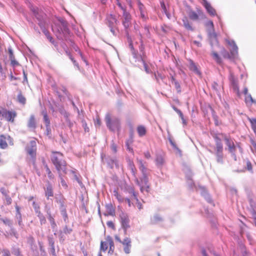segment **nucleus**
<instances>
[{
	"label": "nucleus",
	"instance_id": "1",
	"mask_svg": "<svg viewBox=\"0 0 256 256\" xmlns=\"http://www.w3.org/2000/svg\"><path fill=\"white\" fill-rule=\"evenodd\" d=\"M52 164L55 166L58 172H63L66 174V162L64 159L63 154L58 152H52L50 156Z\"/></svg>",
	"mask_w": 256,
	"mask_h": 256
},
{
	"label": "nucleus",
	"instance_id": "2",
	"mask_svg": "<svg viewBox=\"0 0 256 256\" xmlns=\"http://www.w3.org/2000/svg\"><path fill=\"white\" fill-rule=\"evenodd\" d=\"M61 26L58 28L56 36L60 40H62L64 38L68 40L70 36V30L68 28V24L65 20L60 18L59 20Z\"/></svg>",
	"mask_w": 256,
	"mask_h": 256
},
{
	"label": "nucleus",
	"instance_id": "3",
	"mask_svg": "<svg viewBox=\"0 0 256 256\" xmlns=\"http://www.w3.org/2000/svg\"><path fill=\"white\" fill-rule=\"evenodd\" d=\"M105 121L107 127L110 130L114 132L116 130L120 129V120L118 118L114 117L112 118L110 114H106L105 116Z\"/></svg>",
	"mask_w": 256,
	"mask_h": 256
},
{
	"label": "nucleus",
	"instance_id": "4",
	"mask_svg": "<svg viewBox=\"0 0 256 256\" xmlns=\"http://www.w3.org/2000/svg\"><path fill=\"white\" fill-rule=\"evenodd\" d=\"M32 10L38 22V24L39 26L41 28H42L44 26H45L46 23V14L42 10L38 8H32Z\"/></svg>",
	"mask_w": 256,
	"mask_h": 256
},
{
	"label": "nucleus",
	"instance_id": "5",
	"mask_svg": "<svg viewBox=\"0 0 256 256\" xmlns=\"http://www.w3.org/2000/svg\"><path fill=\"white\" fill-rule=\"evenodd\" d=\"M226 42L230 46V54H229L228 52L226 51L224 56L229 58H235L238 53V48L237 46L233 40H226Z\"/></svg>",
	"mask_w": 256,
	"mask_h": 256
},
{
	"label": "nucleus",
	"instance_id": "6",
	"mask_svg": "<svg viewBox=\"0 0 256 256\" xmlns=\"http://www.w3.org/2000/svg\"><path fill=\"white\" fill-rule=\"evenodd\" d=\"M140 182L138 179H136V182L138 186H140V190L143 192L145 190L146 192H148L150 186L148 184V178L147 174L142 175V176L140 178Z\"/></svg>",
	"mask_w": 256,
	"mask_h": 256
},
{
	"label": "nucleus",
	"instance_id": "7",
	"mask_svg": "<svg viewBox=\"0 0 256 256\" xmlns=\"http://www.w3.org/2000/svg\"><path fill=\"white\" fill-rule=\"evenodd\" d=\"M16 114L15 112L7 110L6 109L2 108L0 110V116L4 118L8 122H13L14 118L16 116Z\"/></svg>",
	"mask_w": 256,
	"mask_h": 256
},
{
	"label": "nucleus",
	"instance_id": "8",
	"mask_svg": "<svg viewBox=\"0 0 256 256\" xmlns=\"http://www.w3.org/2000/svg\"><path fill=\"white\" fill-rule=\"evenodd\" d=\"M131 20L130 14L127 11H124L122 14V24L126 31L131 24Z\"/></svg>",
	"mask_w": 256,
	"mask_h": 256
},
{
	"label": "nucleus",
	"instance_id": "9",
	"mask_svg": "<svg viewBox=\"0 0 256 256\" xmlns=\"http://www.w3.org/2000/svg\"><path fill=\"white\" fill-rule=\"evenodd\" d=\"M28 154L32 157L36 155V143L35 140H31L26 148Z\"/></svg>",
	"mask_w": 256,
	"mask_h": 256
},
{
	"label": "nucleus",
	"instance_id": "10",
	"mask_svg": "<svg viewBox=\"0 0 256 256\" xmlns=\"http://www.w3.org/2000/svg\"><path fill=\"white\" fill-rule=\"evenodd\" d=\"M120 222L122 227L124 228H130V220L128 214L124 212H121L120 214Z\"/></svg>",
	"mask_w": 256,
	"mask_h": 256
},
{
	"label": "nucleus",
	"instance_id": "11",
	"mask_svg": "<svg viewBox=\"0 0 256 256\" xmlns=\"http://www.w3.org/2000/svg\"><path fill=\"white\" fill-rule=\"evenodd\" d=\"M48 252L52 255V256H56V249L54 246V240L53 236H49L48 237Z\"/></svg>",
	"mask_w": 256,
	"mask_h": 256
},
{
	"label": "nucleus",
	"instance_id": "12",
	"mask_svg": "<svg viewBox=\"0 0 256 256\" xmlns=\"http://www.w3.org/2000/svg\"><path fill=\"white\" fill-rule=\"evenodd\" d=\"M138 5L140 12V18L143 21H146L148 18V16L144 5L140 0L138 1Z\"/></svg>",
	"mask_w": 256,
	"mask_h": 256
},
{
	"label": "nucleus",
	"instance_id": "13",
	"mask_svg": "<svg viewBox=\"0 0 256 256\" xmlns=\"http://www.w3.org/2000/svg\"><path fill=\"white\" fill-rule=\"evenodd\" d=\"M198 191H200V192L202 196H203L206 200L208 202V203H212V200L210 196V194L207 192V190H206V188L202 186H198L197 188V189H196Z\"/></svg>",
	"mask_w": 256,
	"mask_h": 256
},
{
	"label": "nucleus",
	"instance_id": "14",
	"mask_svg": "<svg viewBox=\"0 0 256 256\" xmlns=\"http://www.w3.org/2000/svg\"><path fill=\"white\" fill-rule=\"evenodd\" d=\"M44 188L45 196L46 197L47 199H49L50 197H52L54 196L53 187L50 182H47L46 184V186L44 187Z\"/></svg>",
	"mask_w": 256,
	"mask_h": 256
},
{
	"label": "nucleus",
	"instance_id": "15",
	"mask_svg": "<svg viewBox=\"0 0 256 256\" xmlns=\"http://www.w3.org/2000/svg\"><path fill=\"white\" fill-rule=\"evenodd\" d=\"M208 34L211 46L213 47L214 46L218 44V42L217 40L216 34L214 32V30L212 31L210 30V32H208Z\"/></svg>",
	"mask_w": 256,
	"mask_h": 256
},
{
	"label": "nucleus",
	"instance_id": "16",
	"mask_svg": "<svg viewBox=\"0 0 256 256\" xmlns=\"http://www.w3.org/2000/svg\"><path fill=\"white\" fill-rule=\"evenodd\" d=\"M224 138L226 142V144L228 147V150L229 152H233L234 150H236V146L234 145L233 140L230 138L226 136H224Z\"/></svg>",
	"mask_w": 256,
	"mask_h": 256
},
{
	"label": "nucleus",
	"instance_id": "17",
	"mask_svg": "<svg viewBox=\"0 0 256 256\" xmlns=\"http://www.w3.org/2000/svg\"><path fill=\"white\" fill-rule=\"evenodd\" d=\"M192 172H190V170H188V172L186 174V178H187V184L190 189H193L194 188H196V189H197L198 187L193 182V180L192 179Z\"/></svg>",
	"mask_w": 256,
	"mask_h": 256
},
{
	"label": "nucleus",
	"instance_id": "18",
	"mask_svg": "<svg viewBox=\"0 0 256 256\" xmlns=\"http://www.w3.org/2000/svg\"><path fill=\"white\" fill-rule=\"evenodd\" d=\"M203 5L206 10L207 12L210 16H215L216 12L215 10L211 6L210 4L206 0H203Z\"/></svg>",
	"mask_w": 256,
	"mask_h": 256
},
{
	"label": "nucleus",
	"instance_id": "19",
	"mask_svg": "<svg viewBox=\"0 0 256 256\" xmlns=\"http://www.w3.org/2000/svg\"><path fill=\"white\" fill-rule=\"evenodd\" d=\"M216 141V151L223 150V146L221 142L220 139L218 136H214Z\"/></svg>",
	"mask_w": 256,
	"mask_h": 256
},
{
	"label": "nucleus",
	"instance_id": "20",
	"mask_svg": "<svg viewBox=\"0 0 256 256\" xmlns=\"http://www.w3.org/2000/svg\"><path fill=\"white\" fill-rule=\"evenodd\" d=\"M102 160L104 162L106 161V162L107 163L108 166L110 167V168H112L114 166V165H116V161L115 159L112 158H104L102 156Z\"/></svg>",
	"mask_w": 256,
	"mask_h": 256
},
{
	"label": "nucleus",
	"instance_id": "21",
	"mask_svg": "<svg viewBox=\"0 0 256 256\" xmlns=\"http://www.w3.org/2000/svg\"><path fill=\"white\" fill-rule=\"evenodd\" d=\"M163 220V218L158 214H155L150 218V222L152 224H157Z\"/></svg>",
	"mask_w": 256,
	"mask_h": 256
},
{
	"label": "nucleus",
	"instance_id": "22",
	"mask_svg": "<svg viewBox=\"0 0 256 256\" xmlns=\"http://www.w3.org/2000/svg\"><path fill=\"white\" fill-rule=\"evenodd\" d=\"M156 164L158 167H162L164 162L163 156L160 154H157L156 156Z\"/></svg>",
	"mask_w": 256,
	"mask_h": 256
},
{
	"label": "nucleus",
	"instance_id": "23",
	"mask_svg": "<svg viewBox=\"0 0 256 256\" xmlns=\"http://www.w3.org/2000/svg\"><path fill=\"white\" fill-rule=\"evenodd\" d=\"M16 217L18 221V225L20 226H22V218L21 214L20 212V208L18 205H16Z\"/></svg>",
	"mask_w": 256,
	"mask_h": 256
},
{
	"label": "nucleus",
	"instance_id": "24",
	"mask_svg": "<svg viewBox=\"0 0 256 256\" xmlns=\"http://www.w3.org/2000/svg\"><path fill=\"white\" fill-rule=\"evenodd\" d=\"M28 126L29 128H32V129H34L36 128V120H35L34 116V115L30 116V120L28 123Z\"/></svg>",
	"mask_w": 256,
	"mask_h": 256
},
{
	"label": "nucleus",
	"instance_id": "25",
	"mask_svg": "<svg viewBox=\"0 0 256 256\" xmlns=\"http://www.w3.org/2000/svg\"><path fill=\"white\" fill-rule=\"evenodd\" d=\"M215 154L217 162L221 164H223V150L216 151Z\"/></svg>",
	"mask_w": 256,
	"mask_h": 256
},
{
	"label": "nucleus",
	"instance_id": "26",
	"mask_svg": "<svg viewBox=\"0 0 256 256\" xmlns=\"http://www.w3.org/2000/svg\"><path fill=\"white\" fill-rule=\"evenodd\" d=\"M56 202L60 205V206L66 205V199L62 195L55 198Z\"/></svg>",
	"mask_w": 256,
	"mask_h": 256
},
{
	"label": "nucleus",
	"instance_id": "27",
	"mask_svg": "<svg viewBox=\"0 0 256 256\" xmlns=\"http://www.w3.org/2000/svg\"><path fill=\"white\" fill-rule=\"evenodd\" d=\"M137 131L138 136L140 137L144 136L146 134V128L143 126H139L137 128Z\"/></svg>",
	"mask_w": 256,
	"mask_h": 256
},
{
	"label": "nucleus",
	"instance_id": "28",
	"mask_svg": "<svg viewBox=\"0 0 256 256\" xmlns=\"http://www.w3.org/2000/svg\"><path fill=\"white\" fill-rule=\"evenodd\" d=\"M42 114L44 116V121L46 124V128L48 130L49 128V126L50 125V121L48 118V116L46 112L43 110L42 112Z\"/></svg>",
	"mask_w": 256,
	"mask_h": 256
},
{
	"label": "nucleus",
	"instance_id": "29",
	"mask_svg": "<svg viewBox=\"0 0 256 256\" xmlns=\"http://www.w3.org/2000/svg\"><path fill=\"white\" fill-rule=\"evenodd\" d=\"M139 50L140 52L142 53V54H138V58L137 59L140 60V56H142V58H144V57L146 56V54L144 52V46L142 40H140V44L139 46Z\"/></svg>",
	"mask_w": 256,
	"mask_h": 256
},
{
	"label": "nucleus",
	"instance_id": "30",
	"mask_svg": "<svg viewBox=\"0 0 256 256\" xmlns=\"http://www.w3.org/2000/svg\"><path fill=\"white\" fill-rule=\"evenodd\" d=\"M12 253L15 256H24L22 254L20 248L18 247L12 246Z\"/></svg>",
	"mask_w": 256,
	"mask_h": 256
},
{
	"label": "nucleus",
	"instance_id": "31",
	"mask_svg": "<svg viewBox=\"0 0 256 256\" xmlns=\"http://www.w3.org/2000/svg\"><path fill=\"white\" fill-rule=\"evenodd\" d=\"M8 144L6 140V137L1 135L0 136V148L2 149H5L7 148Z\"/></svg>",
	"mask_w": 256,
	"mask_h": 256
},
{
	"label": "nucleus",
	"instance_id": "32",
	"mask_svg": "<svg viewBox=\"0 0 256 256\" xmlns=\"http://www.w3.org/2000/svg\"><path fill=\"white\" fill-rule=\"evenodd\" d=\"M126 190L129 194H132V196L136 200H138L137 194L134 192L133 187L131 186H128L126 188Z\"/></svg>",
	"mask_w": 256,
	"mask_h": 256
},
{
	"label": "nucleus",
	"instance_id": "33",
	"mask_svg": "<svg viewBox=\"0 0 256 256\" xmlns=\"http://www.w3.org/2000/svg\"><path fill=\"white\" fill-rule=\"evenodd\" d=\"M189 68L190 70L194 72V73L198 74H200V72L198 70L197 66L194 62L190 61Z\"/></svg>",
	"mask_w": 256,
	"mask_h": 256
},
{
	"label": "nucleus",
	"instance_id": "34",
	"mask_svg": "<svg viewBox=\"0 0 256 256\" xmlns=\"http://www.w3.org/2000/svg\"><path fill=\"white\" fill-rule=\"evenodd\" d=\"M129 48L130 49V50H131V52L134 58H138V51L134 50L132 42H130L129 44Z\"/></svg>",
	"mask_w": 256,
	"mask_h": 256
},
{
	"label": "nucleus",
	"instance_id": "35",
	"mask_svg": "<svg viewBox=\"0 0 256 256\" xmlns=\"http://www.w3.org/2000/svg\"><path fill=\"white\" fill-rule=\"evenodd\" d=\"M212 56L218 64H220L222 63V58L217 52L212 51Z\"/></svg>",
	"mask_w": 256,
	"mask_h": 256
},
{
	"label": "nucleus",
	"instance_id": "36",
	"mask_svg": "<svg viewBox=\"0 0 256 256\" xmlns=\"http://www.w3.org/2000/svg\"><path fill=\"white\" fill-rule=\"evenodd\" d=\"M107 240L108 241V242L110 245V250L108 252L110 253L112 252V253L114 252V242L112 238L111 237L108 236L107 238Z\"/></svg>",
	"mask_w": 256,
	"mask_h": 256
},
{
	"label": "nucleus",
	"instance_id": "37",
	"mask_svg": "<svg viewBox=\"0 0 256 256\" xmlns=\"http://www.w3.org/2000/svg\"><path fill=\"white\" fill-rule=\"evenodd\" d=\"M108 214L114 216L115 214V210L113 208L112 204H108L106 206Z\"/></svg>",
	"mask_w": 256,
	"mask_h": 256
},
{
	"label": "nucleus",
	"instance_id": "38",
	"mask_svg": "<svg viewBox=\"0 0 256 256\" xmlns=\"http://www.w3.org/2000/svg\"><path fill=\"white\" fill-rule=\"evenodd\" d=\"M229 80L230 84L233 86L234 88V89H236L238 87L236 80L234 76L232 74H230Z\"/></svg>",
	"mask_w": 256,
	"mask_h": 256
},
{
	"label": "nucleus",
	"instance_id": "39",
	"mask_svg": "<svg viewBox=\"0 0 256 256\" xmlns=\"http://www.w3.org/2000/svg\"><path fill=\"white\" fill-rule=\"evenodd\" d=\"M182 22H183L184 26L188 30H191V31L194 30V28H192V27L191 26V25L189 23V22L187 18L184 19L182 20Z\"/></svg>",
	"mask_w": 256,
	"mask_h": 256
},
{
	"label": "nucleus",
	"instance_id": "40",
	"mask_svg": "<svg viewBox=\"0 0 256 256\" xmlns=\"http://www.w3.org/2000/svg\"><path fill=\"white\" fill-rule=\"evenodd\" d=\"M18 100L22 104H25L26 102V99L25 97L22 96V92H20L18 95Z\"/></svg>",
	"mask_w": 256,
	"mask_h": 256
},
{
	"label": "nucleus",
	"instance_id": "41",
	"mask_svg": "<svg viewBox=\"0 0 256 256\" xmlns=\"http://www.w3.org/2000/svg\"><path fill=\"white\" fill-rule=\"evenodd\" d=\"M188 16L191 20H196L198 18V14L194 11H190L189 12Z\"/></svg>",
	"mask_w": 256,
	"mask_h": 256
},
{
	"label": "nucleus",
	"instance_id": "42",
	"mask_svg": "<svg viewBox=\"0 0 256 256\" xmlns=\"http://www.w3.org/2000/svg\"><path fill=\"white\" fill-rule=\"evenodd\" d=\"M28 244L30 245L31 250L33 251L36 250V246L34 244V239L32 238H30L28 241Z\"/></svg>",
	"mask_w": 256,
	"mask_h": 256
},
{
	"label": "nucleus",
	"instance_id": "43",
	"mask_svg": "<svg viewBox=\"0 0 256 256\" xmlns=\"http://www.w3.org/2000/svg\"><path fill=\"white\" fill-rule=\"evenodd\" d=\"M206 27L208 28V29H207L208 32H210V30L212 31L214 30V24L212 21H211V20L208 21V22H206Z\"/></svg>",
	"mask_w": 256,
	"mask_h": 256
},
{
	"label": "nucleus",
	"instance_id": "44",
	"mask_svg": "<svg viewBox=\"0 0 256 256\" xmlns=\"http://www.w3.org/2000/svg\"><path fill=\"white\" fill-rule=\"evenodd\" d=\"M0 220L2 221L5 224L8 226L10 227H12V222L6 218H0Z\"/></svg>",
	"mask_w": 256,
	"mask_h": 256
},
{
	"label": "nucleus",
	"instance_id": "45",
	"mask_svg": "<svg viewBox=\"0 0 256 256\" xmlns=\"http://www.w3.org/2000/svg\"><path fill=\"white\" fill-rule=\"evenodd\" d=\"M245 101H246V102L247 104L250 103V102L251 104L256 103V101L252 98L250 94H248L246 96V98H245Z\"/></svg>",
	"mask_w": 256,
	"mask_h": 256
},
{
	"label": "nucleus",
	"instance_id": "46",
	"mask_svg": "<svg viewBox=\"0 0 256 256\" xmlns=\"http://www.w3.org/2000/svg\"><path fill=\"white\" fill-rule=\"evenodd\" d=\"M48 218L52 228H54L56 226V224L54 218L52 216V214H50Z\"/></svg>",
	"mask_w": 256,
	"mask_h": 256
},
{
	"label": "nucleus",
	"instance_id": "47",
	"mask_svg": "<svg viewBox=\"0 0 256 256\" xmlns=\"http://www.w3.org/2000/svg\"><path fill=\"white\" fill-rule=\"evenodd\" d=\"M139 168L142 175L147 174V168L144 166L142 162H140Z\"/></svg>",
	"mask_w": 256,
	"mask_h": 256
},
{
	"label": "nucleus",
	"instance_id": "48",
	"mask_svg": "<svg viewBox=\"0 0 256 256\" xmlns=\"http://www.w3.org/2000/svg\"><path fill=\"white\" fill-rule=\"evenodd\" d=\"M59 177L60 179V184L64 187L65 189L68 188V185L66 182V181L64 180V179L62 178V174L60 172H59Z\"/></svg>",
	"mask_w": 256,
	"mask_h": 256
},
{
	"label": "nucleus",
	"instance_id": "49",
	"mask_svg": "<svg viewBox=\"0 0 256 256\" xmlns=\"http://www.w3.org/2000/svg\"><path fill=\"white\" fill-rule=\"evenodd\" d=\"M114 195L120 202L124 201V198L118 194L117 190H114Z\"/></svg>",
	"mask_w": 256,
	"mask_h": 256
},
{
	"label": "nucleus",
	"instance_id": "50",
	"mask_svg": "<svg viewBox=\"0 0 256 256\" xmlns=\"http://www.w3.org/2000/svg\"><path fill=\"white\" fill-rule=\"evenodd\" d=\"M132 247L131 244H129L128 245L124 246V252L126 254H128L130 252V248Z\"/></svg>",
	"mask_w": 256,
	"mask_h": 256
},
{
	"label": "nucleus",
	"instance_id": "51",
	"mask_svg": "<svg viewBox=\"0 0 256 256\" xmlns=\"http://www.w3.org/2000/svg\"><path fill=\"white\" fill-rule=\"evenodd\" d=\"M139 61H142L143 64H144V69H145V70L146 72H147V73H148V66H147V64H146L145 62H144V58H142V56H140V60H138Z\"/></svg>",
	"mask_w": 256,
	"mask_h": 256
},
{
	"label": "nucleus",
	"instance_id": "52",
	"mask_svg": "<svg viewBox=\"0 0 256 256\" xmlns=\"http://www.w3.org/2000/svg\"><path fill=\"white\" fill-rule=\"evenodd\" d=\"M120 243L124 246L128 245L129 244H131V240L128 238H126L123 240H122Z\"/></svg>",
	"mask_w": 256,
	"mask_h": 256
},
{
	"label": "nucleus",
	"instance_id": "53",
	"mask_svg": "<svg viewBox=\"0 0 256 256\" xmlns=\"http://www.w3.org/2000/svg\"><path fill=\"white\" fill-rule=\"evenodd\" d=\"M60 214L64 218V222L66 224L68 223V218L67 212H60Z\"/></svg>",
	"mask_w": 256,
	"mask_h": 256
},
{
	"label": "nucleus",
	"instance_id": "54",
	"mask_svg": "<svg viewBox=\"0 0 256 256\" xmlns=\"http://www.w3.org/2000/svg\"><path fill=\"white\" fill-rule=\"evenodd\" d=\"M250 122L252 124V128L256 134V119H252L250 120Z\"/></svg>",
	"mask_w": 256,
	"mask_h": 256
},
{
	"label": "nucleus",
	"instance_id": "55",
	"mask_svg": "<svg viewBox=\"0 0 256 256\" xmlns=\"http://www.w3.org/2000/svg\"><path fill=\"white\" fill-rule=\"evenodd\" d=\"M161 6H162V8L164 11V12L165 13V14L166 15V16H168V18H170V14L168 13V11H167V10H166V6L164 4V2H162L161 3Z\"/></svg>",
	"mask_w": 256,
	"mask_h": 256
},
{
	"label": "nucleus",
	"instance_id": "56",
	"mask_svg": "<svg viewBox=\"0 0 256 256\" xmlns=\"http://www.w3.org/2000/svg\"><path fill=\"white\" fill-rule=\"evenodd\" d=\"M72 232V229L68 228L66 225L64 228L63 232L66 234H70Z\"/></svg>",
	"mask_w": 256,
	"mask_h": 256
},
{
	"label": "nucleus",
	"instance_id": "57",
	"mask_svg": "<svg viewBox=\"0 0 256 256\" xmlns=\"http://www.w3.org/2000/svg\"><path fill=\"white\" fill-rule=\"evenodd\" d=\"M108 248L107 244L105 242H102L100 244V250L105 252Z\"/></svg>",
	"mask_w": 256,
	"mask_h": 256
},
{
	"label": "nucleus",
	"instance_id": "58",
	"mask_svg": "<svg viewBox=\"0 0 256 256\" xmlns=\"http://www.w3.org/2000/svg\"><path fill=\"white\" fill-rule=\"evenodd\" d=\"M175 88L176 90L178 93L181 92V87L180 83L178 82H176L175 84H174Z\"/></svg>",
	"mask_w": 256,
	"mask_h": 256
},
{
	"label": "nucleus",
	"instance_id": "59",
	"mask_svg": "<svg viewBox=\"0 0 256 256\" xmlns=\"http://www.w3.org/2000/svg\"><path fill=\"white\" fill-rule=\"evenodd\" d=\"M38 218L40 220V224L41 225H42V224H46V219L44 216L43 214L41 215L40 216H38Z\"/></svg>",
	"mask_w": 256,
	"mask_h": 256
},
{
	"label": "nucleus",
	"instance_id": "60",
	"mask_svg": "<svg viewBox=\"0 0 256 256\" xmlns=\"http://www.w3.org/2000/svg\"><path fill=\"white\" fill-rule=\"evenodd\" d=\"M82 126L83 128H84V131L86 132H89V128H88V127L87 126L86 122L84 120H82Z\"/></svg>",
	"mask_w": 256,
	"mask_h": 256
},
{
	"label": "nucleus",
	"instance_id": "61",
	"mask_svg": "<svg viewBox=\"0 0 256 256\" xmlns=\"http://www.w3.org/2000/svg\"><path fill=\"white\" fill-rule=\"evenodd\" d=\"M116 4L123 11V12H124V11H126V7L122 6L119 0H116Z\"/></svg>",
	"mask_w": 256,
	"mask_h": 256
},
{
	"label": "nucleus",
	"instance_id": "62",
	"mask_svg": "<svg viewBox=\"0 0 256 256\" xmlns=\"http://www.w3.org/2000/svg\"><path fill=\"white\" fill-rule=\"evenodd\" d=\"M169 142H170V144L172 145V146L174 148V149L178 150V152H180V150L177 147L176 144L172 140V138H169Z\"/></svg>",
	"mask_w": 256,
	"mask_h": 256
},
{
	"label": "nucleus",
	"instance_id": "63",
	"mask_svg": "<svg viewBox=\"0 0 256 256\" xmlns=\"http://www.w3.org/2000/svg\"><path fill=\"white\" fill-rule=\"evenodd\" d=\"M10 234L11 236H14L16 238H18V234L14 228H11Z\"/></svg>",
	"mask_w": 256,
	"mask_h": 256
},
{
	"label": "nucleus",
	"instance_id": "64",
	"mask_svg": "<svg viewBox=\"0 0 256 256\" xmlns=\"http://www.w3.org/2000/svg\"><path fill=\"white\" fill-rule=\"evenodd\" d=\"M2 256H10V250L7 248H4L2 250Z\"/></svg>",
	"mask_w": 256,
	"mask_h": 256
}]
</instances>
